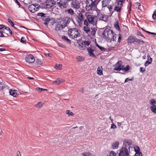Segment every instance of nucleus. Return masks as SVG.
I'll return each mask as SVG.
<instances>
[{"label": "nucleus", "instance_id": "f257e3e1", "mask_svg": "<svg viewBox=\"0 0 156 156\" xmlns=\"http://www.w3.org/2000/svg\"><path fill=\"white\" fill-rule=\"evenodd\" d=\"M71 20L69 17H66L61 19L59 21L56 23L55 24V31L61 30L67 26Z\"/></svg>", "mask_w": 156, "mask_h": 156}, {"label": "nucleus", "instance_id": "f03ea898", "mask_svg": "<svg viewBox=\"0 0 156 156\" xmlns=\"http://www.w3.org/2000/svg\"><path fill=\"white\" fill-rule=\"evenodd\" d=\"M68 35L73 39L79 37L80 34L76 28H71L69 29L68 31Z\"/></svg>", "mask_w": 156, "mask_h": 156}, {"label": "nucleus", "instance_id": "7ed1b4c3", "mask_svg": "<svg viewBox=\"0 0 156 156\" xmlns=\"http://www.w3.org/2000/svg\"><path fill=\"white\" fill-rule=\"evenodd\" d=\"M85 15L87 16V19L89 23L92 24L93 26L95 25L96 27L97 22V17L93 15H89L88 12H86Z\"/></svg>", "mask_w": 156, "mask_h": 156}, {"label": "nucleus", "instance_id": "20e7f679", "mask_svg": "<svg viewBox=\"0 0 156 156\" xmlns=\"http://www.w3.org/2000/svg\"><path fill=\"white\" fill-rule=\"evenodd\" d=\"M130 146L128 147H123L119 150L120 152L118 156H129V152L130 151Z\"/></svg>", "mask_w": 156, "mask_h": 156}, {"label": "nucleus", "instance_id": "39448f33", "mask_svg": "<svg viewBox=\"0 0 156 156\" xmlns=\"http://www.w3.org/2000/svg\"><path fill=\"white\" fill-rule=\"evenodd\" d=\"M57 5L61 9L66 8L68 6V2L66 0H57Z\"/></svg>", "mask_w": 156, "mask_h": 156}, {"label": "nucleus", "instance_id": "423d86ee", "mask_svg": "<svg viewBox=\"0 0 156 156\" xmlns=\"http://www.w3.org/2000/svg\"><path fill=\"white\" fill-rule=\"evenodd\" d=\"M114 34L113 31L108 28H106L102 33V35L105 38L110 40Z\"/></svg>", "mask_w": 156, "mask_h": 156}, {"label": "nucleus", "instance_id": "0eeeda50", "mask_svg": "<svg viewBox=\"0 0 156 156\" xmlns=\"http://www.w3.org/2000/svg\"><path fill=\"white\" fill-rule=\"evenodd\" d=\"M56 3V1L54 0H47L45 3V7L50 8L55 5Z\"/></svg>", "mask_w": 156, "mask_h": 156}, {"label": "nucleus", "instance_id": "6e6552de", "mask_svg": "<svg viewBox=\"0 0 156 156\" xmlns=\"http://www.w3.org/2000/svg\"><path fill=\"white\" fill-rule=\"evenodd\" d=\"M39 6L38 4H33L29 6L28 9L31 12L34 13L39 10Z\"/></svg>", "mask_w": 156, "mask_h": 156}, {"label": "nucleus", "instance_id": "1a4fd4ad", "mask_svg": "<svg viewBox=\"0 0 156 156\" xmlns=\"http://www.w3.org/2000/svg\"><path fill=\"white\" fill-rule=\"evenodd\" d=\"M76 20L79 26L81 27L82 26L83 22L84 21V19L81 13H80L79 15L76 17Z\"/></svg>", "mask_w": 156, "mask_h": 156}, {"label": "nucleus", "instance_id": "9d476101", "mask_svg": "<svg viewBox=\"0 0 156 156\" xmlns=\"http://www.w3.org/2000/svg\"><path fill=\"white\" fill-rule=\"evenodd\" d=\"M78 0H74L71 2L70 5L71 7L74 9H78L80 8V3Z\"/></svg>", "mask_w": 156, "mask_h": 156}, {"label": "nucleus", "instance_id": "9b49d317", "mask_svg": "<svg viewBox=\"0 0 156 156\" xmlns=\"http://www.w3.org/2000/svg\"><path fill=\"white\" fill-rule=\"evenodd\" d=\"M25 60L26 62L30 64L34 63L35 61L34 57L31 54L27 55L25 57Z\"/></svg>", "mask_w": 156, "mask_h": 156}, {"label": "nucleus", "instance_id": "f8f14e48", "mask_svg": "<svg viewBox=\"0 0 156 156\" xmlns=\"http://www.w3.org/2000/svg\"><path fill=\"white\" fill-rule=\"evenodd\" d=\"M122 62L121 61H118L115 65V67L113 69L114 70L120 71L124 67V66L122 65Z\"/></svg>", "mask_w": 156, "mask_h": 156}, {"label": "nucleus", "instance_id": "ddd939ff", "mask_svg": "<svg viewBox=\"0 0 156 156\" xmlns=\"http://www.w3.org/2000/svg\"><path fill=\"white\" fill-rule=\"evenodd\" d=\"M136 38L135 36L130 35L127 39L128 44L129 45L132 43H134V42H135Z\"/></svg>", "mask_w": 156, "mask_h": 156}, {"label": "nucleus", "instance_id": "4468645a", "mask_svg": "<svg viewBox=\"0 0 156 156\" xmlns=\"http://www.w3.org/2000/svg\"><path fill=\"white\" fill-rule=\"evenodd\" d=\"M2 90L3 91V93L5 92H8L9 91V87L6 86L4 85L0 82V91Z\"/></svg>", "mask_w": 156, "mask_h": 156}, {"label": "nucleus", "instance_id": "2eb2a0df", "mask_svg": "<svg viewBox=\"0 0 156 156\" xmlns=\"http://www.w3.org/2000/svg\"><path fill=\"white\" fill-rule=\"evenodd\" d=\"M132 143V141L131 140L125 139L123 142V145H124V147H128V146H130V145Z\"/></svg>", "mask_w": 156, "mask_h": 156}, {"label": "nucleus", "instance_id": "dca6fc26", "mask_svg": "<svg viewBox=\"0 0 156 156\" xmlns=\"http://www.w3.org/2000/svg\"><path fill=\"white\" fill-rule=\"evenodd\" d=\"M134 148L136 152L135 156L138 155V156H142L141 152H140V149L138 146H135Z\"/></svg>", "mask_w": 156, "mask_h": 156}, {"label": "nucleus", "instance_id": "f3484780", "mask_svg": "<svg viewBox=\"0 0 156 156\" xmlns=\"http://www.w3.org/2000/svg\"><path fill=\"white\" fill-rule=\"evenodd\" d=\"M17 92V91L16 90H12V89H10V90H9V91L7 93H9V94L10 95L14 97H17L18 96Z\"/></svg>", "mask_w": 156, "mask_h": 156}, {"label": "nucleus", "instance_id": "a211bd4d", "mask_svg": "<svg viewBox=\"0 0 156 156\" xmlns=\"http://www.w3.org/2000/svg\"><path fill=\"white\" fill-rule=\"evenodd\" d=\"M87 51L88 52L90 56H92L94 58L96 57L95 55L93 53L94 50L91 48H88L87 49Z\"/></svg>", "mask_w": 156, "mask_h": 156}, {"label": "nucleus", "instance_id": "6ab92c4d", "mask_svg": "<svg viewBox=\"0 0 156 156\" xmlns=\"http://www.w3.org/2000/svg\"><path fill=\"white\" fill-rule=\"evenodd\" d=\"M100 0H98L97 2V0H94L93 2L92 0H87V2H88V1H90L91 2V6L93 7L94 8L95 7H96V5L98 4Z\"/></svg>", "mask_w": 156, "mask_h": 156}, {"label": "nucleus", "instance_id": "aec40b11", "mask_svg": "<svg viewBox=\"0 0 156 156\" xmlns=\"http://www.w3.org/2000/svg\"><path fill=\"white\" fill-rule=\"evenodd\" d=\"M122 4H119L118 3L117 6H115L114 10L118 12H120L121 9V7L122 6Z\"/></svg>", "mask_w": 156, "mask_h": 156}, {"label": "nucleus", "instance_id": "412c9836", "mask_svg": "<svg viewBox=\"0 0 156 156\" xmlns=\"http://www.w3.org/2000/svg\"><path fill=\"white\" fill-rule=\"evenodd\" d=\"M102 66H99L98 67L97 69V73L99 75H103L102 72Z\"/></svg>", "mask_w": 156, "mask_h": 156}, {"label": "nucleus", "instance_id": "4be33fe9", "mask_svg": "<svg viewBox=\"0 0 156 156\" xmlns=\"http://www.w3.org/2000/svg\"><path fill=\"white\" fill-rule=\"evenodd\" d=\"M62 38L64 41L66 42L68 44L71 43V41L67 37L65 36H62Z\"/></svg>", "mask_w": 156, "mask_h": 156}, {"label": "nucleus", "instance_id": "5701e85b", "mask_svg": "<svg viewBox=\"0 0 156 156\" xmlns=\"http://www.w3.org/2000/svg\"><path fill=\"white\" fill-rule=\"evenodd\" d=\"M64 80L62 79L58 78L56 80L54 81V83H56V84H59L64 82Z\"/></svg>", "mask_w": 156, "mask_h": 156}, {"label": "nucleus", "instance_id": "b1692460", "mask_svg": "<svg viewBox=\"0 0 156 156\" xmlns=\"http://www.w3.org/2000/svg\"><path fill=\"white\" fill-rule=\"evenodd\" d=\"M114 27L117 30H120V27L119 24L118 20L116 21L114 24Z\"/></svg>", "mask_w": 156, "mask_h": 156}, {"label": "nucleus", "instance_id": "393cba45", "mask_svg": "<svg viewBox=\"0 0 156 156\" xmlns=\"http://www.w3.org/2000/svg\"><path fill=\"white\" fill-rule=\"evenodd\" d=\"M119 145V142L118 141H116L112 145V147L113 149H117Z\"/></svg>", "mask_w": 156, "mask_h": 156}, {"label": "nucleus", "instance_id": "a878e982", "mask_svg": "<svg viewBox=\"0 0 156 156\" xmlns=\"http://www.w3.org/2000/svg\"><path fill=\"white\" fill-rule=\"evenodd\" d=\"M91 30L90 31V33L93 36H94L95 35L96 32L97 30V29L95 27H92L91 28Z\"/></svg>", "mask_w": 156, "mask_h": 156}, {"label": "nucleus", "instance_id": "bb28decb", "mask_svg": "<svg viewBox=\"0 0 156 156\" xmlns=\"http://www.w3.org/2000/svg\"><path fill=\"white\" fill-rule=\"evenodd\" d=\"M151 110L152 112L156 114V105H153L151 106Z\"/></svg>", "mask_w": 156, "mask_h": 156}, {"label": "nucleus", "instance_id": "cd10ccee", "mask_svg": "<svg viewBox=\"0 0 156 156\" xmlns=\"http://www.w3.org/2000/svg\"><path fill=\"white\" fill-rule=\"evenodd\" d=\"M93 8H94L91 6V4H89L88 2L87 3L86 6V9H87L89 10L90 9L92 10Z\"/></svg>", "mask_w": 156, "mask_h": 156}, {"label": "nucleus", "instance_id": "c85d7f7f", "mask_svg": "<svg viewBox=\"0 0 156 156\" xmlns=\"http://www.w3.org/2000/svg\"><path fill=\"white\" fill-rule=\"evenodd\" d=\"M135 42L137 43L138 44H144V42L143 40L141 39H138L137 38H136Z\"/></svg>", "mask_w": 156, "mask_h": 156}, {"label": "nucleus", "instance_id": "c756f323", "mask_svg": "<svg viewBox=\"0 0 156 156\" xmlns=\"http://www.w3.org/2000/svg\"><path fill=\"white\" fill-rule=\"evenodd\" d=\"M43 105V104L41 102H39L36 105H35V106L38 108H40L42 107Z\"/></svg>", "mask_w": 156, "mask_h": 156}, {"label": "nucleus", "instance_id": "7c9ffc66", "mask_svg": "<svg viewBox=\"0 0 156 156\" xmlns=\"http://www.w3.org/2000/svg\"><path fill=\"white\" fill-rule=\"evenodd\" d=\"M83 30L87 34H88V32H90V29L87 27H84Z\"/></svg>", "mask_w": 156, "mask_h": 156}, {"label": "nucleus", "instance_id": "2f4dec72", "mask_svg": "<svg viewBox=\"0 0 156 156\" xmlns=\"http://www.w3.org/2000/svg\"><path fill=\"white\" fill-rule=\"evenodd\" d=\"M102 3V7H106L108 4L107 0H103Z\"/></svg>", "mask_w": 156, "mask_h": 156}, {"label": "nucleus", "instance_id": "473e14b6", "mask_svg": "<svg viewBox=\"0 0 156 156\" xmlns=\"http://www.w3.org/2000/svg\"><path fill=\"white\" fill-rule=\"evenodd\" d=\"M129 69V65H127L125 67L122 68V70H123L124 72H126Z\"/></svg>", "mask_w": 156, "mask_h": 156}, {"label": "nucleus", "instance_id": "72a5a7b5", "mask_svg": "<svg viewBox=\"0 0 156 156\" xmlns=\"http://www.w3.org/2000/svg\"><path fill=\"white\" fill-rule=\"evenodd\" d=\"M149 103L151 105H155L156 104V101L154 99H152L149 101Z\"/></svg>", "mask_w": 156, "mask_h": 156}, {"label": "nucleus", "instance_id": "f704fd0d", "mask_svg": "<svg viewBox=\"0 0 156 156\" xmlns=\"http://www.w3.org/2000/svg\"><path fill=\"white\" fill-rule=\"evenodd\" d=\"M66 12H67L68 13L70 14L71 15H73L74 13L72 9L71 8H70L69 9L66 10Z\"/></svg>", "mask_w": 156, "mask_h": 156}, {"label": "nucleus", "instance_id": "c9c22d12", "mask_svg": "<svg viewBox=\"0 0 156 156\" xmlns=\"http://www.w3.org/2000/svg\"><path fill=\"white\" fill-rule=\"evenodd\" d=\"M81 154L83 156H91L89 152H84V153H82Z\"/></svg>", "mask_w": 156, "mask_h": 156}, {"label": "nucleus", "instance_id": "e433bc0d", "mask_svg": "<svg viewBox=\"0 0 156 156\" xmlns=\"http://www.w3.org/2000/svg\"><path fill=\"white\" fill-rule=\"evenodd\" d=\"M9 23H10L11 25L15 29H16V28L14 26L15 24L13 23L12 21L10 19L8 20Z\"/></svg>", "mask_w": 156, "mask_h": 156}, {"label": "nucleus", "instance_id": "4c0bfd02", "mask_svg": "<svg viewBox=\"0 0 156 156\" xmlns=\"http://www.w3.org/2000/svg\"><path fill=\"white\" fill-rule=\"evenodd\" d=\"M50 19L49 16H48L47 18L45 19V20L44 21L45 22L44 23V24L45 25H47L48 23L50 21Z\"/></svg>", "mask_w": 156, "mask_h": 156}, {"label": "nucleus", "instance_id": "58836bf2", "mask_svg": "<svg viewBox=\"0 0 156 156\" xmlns=\"http://www.w3.org/2000/svg\"><path fill=\"white\" fill-rule=\"evenodd\" d=\"M90 43V42L89 41H84L83 42L82 44L83 45H85L87 46H88Z\"/></svg>", "mask_w": 156, "mask_h": 156}, {"label": "nucleus", "instance_id": "ea45409f", "mask_svg": "<svg viewBox=\"0 0 156 156\" xmlns=\"http://www.w3.org/2000/svg\"><path fill=\"white\" fill-rule=\"evenodd\" d=\"M76 59H77V61L79 62L82 61L84 60L83 58L80 56L77 57Z\"/></svg>", "mask_w": 156, "mask_h": 156}, {"label": "nucleus", "instance_id": "a19ab883", "mask_svg": "<svg viewBox=\"0 0 156 156\" xmlns=\"http://www.w3.org/2000/svg\"><path fill=\"white\" fill-rule=\"evenodd\" d=\"M116 154L113 151H111L109 155H107L106 156H116Z\"/></svg>", "mask_w": 156, "mask_h": 156}, {"label": "nucleus", "instance_id": "79ce46f5", "mask_svg": "<svg viewBox=\"0 0 156 156\" xmlns=\"http://www.w3.org/2000/svg\"><path fill=\"white\" fill-rule=\"evenodd\" d=\"M62 65L60 64H56L55 67V68L56 69H60L62 68Z\"/></svg>", "mask_w": 156, "mask_h": 156}, {"label": "nucleus", "instance_id": "37998d69", "mask_svg": "<svg viewBox=\"0 0 156 156\" xmlns=\"http://www.w3.org/2000/svg\"><path fill=\"white\" fill-rule=\"evenodd\" d=\"M116 37L115 36H114L113 35V34H112V36L111 38L109 40H111V41H116Z\"/></svg>", "mask_w": 156, "mask_h": 156}, {"label": "nucleus", "instance_id": "c03bdc74", "mask_svg": "<svg viewBox=\"0 0 156 156\" xmlns=\"http://www.w3.org/2000/svg\"><path fill=\"white\" fill-rule=\"evenodd\" d=\"M66 113L67 114H68L69 115H70L71 116L73 115H74L73 113L72 112H70L69 110H67L66 111Z\"/></svg>", "mask_w": 156, "mask_h": 156}, {"label": "nucleus", "instance_id": "a18cd8bd", "mask_svg": "<svg viewBox=\"0 0 156 156\" xmlns=\"http://www.w3.org/2000/svg\"><path fill=\"white\" fill-rule=\"evenodd\" d=\"M36 62L38 65H41L42 63V61L39 59H37L36 61Z\"/></svg>", "mask_w": 156, "mask_h": 156}, {"label": "nucleus", "instance_id": "49530a36", "mask_svg": "<svg viewBox=\"0 0 156 156\" xmlns=\"http://www.w3.org/2000/svg\"><path fill=\"white\" fill-rule=\"evenodd\" d=\"M5 29L8 30L11 35H12V34H12V31L11 30L9 27H5Z\"/></svg>", "mask_w": 156, "mask_h": 156}, {"label": "nucleus", "instance_id": "de8ad7c7", "mask_svg": "<svg viewBox=\"0 0 156 156\" xmlns=\"http://www.w3.org/2000/svg\"><path fill=\"white\" fill-rule=\"evenodd\" d=\"M96 46L101 51H104L105 50V48L103 47H101L99 46L98 44H96Z\"/></svg>", "mask_w": 156, "mask_h": 156}, {"label": "nucleus", "instance_id": "09e8293b", "mask_svg": "<svg viewBox=\"0 0 156 156\" xmlns=\"http://www.w3.org/2000/svg\"><path fill=\"white\" fill-rule=\"evenodd\" d=\"M151 61H150L149 60H147L144 63V65L145 66H147L148 65L151 63Z\"/></svg>", "mask_w": 156, "mask_h": 156}, {"label": "nucleus", "instance_id": "8fccbe9b", "mask_svg": "<svg viewBox=\"0 0 156 156\" xmlns=\"http://www.w3.org/2000/svg\"><path fill=\"white\" fill-rule=\"evenodd\" d=\"M46 14H45L42 12H40L38 13H37V16H41V17H42L44 16V15H46Z\"/></svg>", "mask_w": 156, "mask_h": 156}, {"label": "nucleus", "instance_id": "3c124183", "mask_svg": "<svg viewBox=\"0 0 156 156\" xmlns=\"http://www.w3.org/2000/svg\"><path fill=\"white\" fill-rule=\"evenodd\" d=\"M122 40V36L120 34H119V37H118V42L120 43Z\"/></svg>", "mask_w": 156, "mask_h": 156}, {"label": "nucleus", "instance_id": "603ef678", "mask_svg": "<svg viewBox=\"0 0 156 156\" xmlns=\"http://www.w3.org/2000/svg\"><path fill=\"white\" fill-rule=\"evenodd\" d=\"M125 0H116L117 1V4L118 3L119 4H122V5H123V3H124V1Z\"/></svg>", "mask_w": 156, "mask_h": 156}, {"label": "nucleus", "instance_id": "864d4df0", "mask_svg": "<svg viewBox=\"0 0 156 156\" xmlns=\"http://www.w3.org/2000/svg\"><path fill=\"white\" fill-rule=\"evenodd\" d=\"M153 19L156 20V11H154L152 15Z\"/></svg>", "mask_w": 156, "mask_h": 156}, {"label": "nucleus", "instance_id": "5fc2aeb1", "mask_svg": "<svg viewBox=\"0 0 156 156\" xmlns=\"http://www.w3.org/2000/svg\"><path fill=\"white\" fill-rule=\"evenodd\" d=\"M36 90L39 92H40V91H41L42 90H44V89L40 87H38L36 88Z\"/></svg>", "mask_w": 156, "mask_h": 156}, {"label": "nucleus", "instance_id": "6e6d98bb", "mask_svg": "<svg viewBox=\"0 0 156 156\" xmlns=\"http://www.w3.org/2000/svg\"><path fill=\"white\" fill-rule=\"evenodd\" d=\"M133 78H132V79H129V78H127L125 80V83L127 82L128 81H133Z\"/></svg>", "mask_w": 156, "mask_h": 156}, {"label": "nucleus", "instance_id": "4d7b16f0", "mask_svg": "<svg viewBox=\"0 0 156 156\" xmlns=\"http://www.w3.org/2000/svg\"><path fill=\"white\" fill-rule=\"evenodd\" d=\"M145 71V69L144 67H140V72L141 73H144Z\"/></svg>", "mask_w": 156, "mask_h": 156}, {"label": "nucleus", "instance_id": "13d9d810", "mask_svg": "<svg viewBox=\"0 0 156 156\" xmlns=\"http://www.w3.org/2000/svg\"><path fill=\"white\" fill-rule=\"evenodd\" d=\"M137 35L138 36H140L142 37H144V38H145V37H144V36L139 31H137Z\"/></svg>", "mask_w": 156, "mask_h": 156}, {"label": "nucleus", "instance_id": "bf43d9fd", "mask_svg": "<svg viewBox=\"0 0 156 156\" xmlns=\"http://www.w3.org/2000/svg\"><path fill=\"white\" fill-rule=\"evenodd\" d=\"M24 40V38L23 37H22L21 39V42L23 44H26V42Z\"/></svg>", "mask_w": 156, "mask_h": 156}, {"label": "nucleus", "instance_id": "052dcab7", "mask_svg": "<svg viewBox=\"0 0 156 156\" xmlns=\"http://www.w3.org/2000/svg\"><path fill=\"white\" fill-rule=\"evenodd\" d=\"M147 57L148 60L150 61H151V62H152V59L151 58L150 56L148 55L147 56Z\"/></svg>", "mask_w": 156, "mask_h": 156}, {"label": "nucleus", "instance_id": "680f3d73", "mask_svg": "<svg viewBox=\"0 0 156 156\" xmlns=\"http://www.w3.org/2000/svg\"><path fill=\"white\" fill-rule=\"evenodd\" d=\"M116 128V126L114 123H112L111 125V129H115Z\"/></svg>", "mask_w": 156, "mask_h": 156}, {"label": "nucleus", "instance_id": "e2e57ef3", "mask_svg": "<svg viewBox=\"0 0 156 156\" xmlns=\"http://www.w3.org/2000/svg\"><path fill=\"white\" fill-rule=\"evenodd\" d=\"M84 24L85 25H86L87 26H88V21L87 20H85L84 21Z\"/></svg>", "mask_w": 156, "mask_h": 156}, {"label": "nucleus", "instance_id": "0e129e2a", "mask_svg": "<svg viewBox=\"0 0 156 156\" xmlns=\"http://www.w3.org/2000/svg\"><path fill=\"white\" fill-rule=\"evenodd\" d=\"M108 9L110 12H111L112 11V6L111 5H109L108 6Z\"/></svg>", "mask_w": 156, "mask_h": 156}, {"label": "nucleus", "instance_id": "69168bd1", "mask_svg": "<svg viewBox=\"0 0 156 156\" xmlns=\"http://www.w3.org/2000/svg\"><path fill=\"white\" fill-rule=\"evenodd\" d=\"M44 55L46 56H48L49 57H51V54L48 53H44Z\"/></svg>", "mask_w": 156, "mask_h": 156}, {"label": "nucleus", "instance_id": "338daca9", "mask_svg": "<svg viewBox=\"0 0 156 156\" xmlns=\"http://www.w3.org/2000/svg\"><path fill=\"white\" fill-rule=\"evenodd\" d=\"M14 0L15 1V3H16L17 4V5L19 6L20 7V6L21 5H20V2L18 1V0Z\"/></svg>", "mask_w": 156, "mask_h": 156}, {"label": "nucleus", "instance_id": "774afa93", "mask_svg": "<svg viewBox=\"0 0 156 156\" xmlns=\"http://www.w3.org/2000/svg\"><path fill=\"white\" fill-rule=\"evenodd\" d=\"M16 156H21L20 152L18 151L17 152Z\"/></svg>", "mask_w": 156, "mask_h": 156}]
</instances>
